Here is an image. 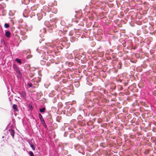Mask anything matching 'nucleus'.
<instances>
[{
	"label": "nucleus",
	"mask_w": 156,
	"mask_h": 156,
	"mask_svg": "<svg viewBox=\"0 0 156 156\" xmlns=\"http://www.w3.org/2000/svg\"><path fill=\"white\" fill-rule=\"evenodd\" d=\"M12 67L14 71L16 72L17 75V76L19 77H21L22 76V74L19 68L15 64L13 65Z\"/></svg>",
	"instance_id": "nucleus-1"
},
{
	"label": "nucleus",
	"mask_w": 156,
	"mask_h": 156,
	"mask_svg": "<svg viewBox=\"0 0 156 156\" xmlns=\"http://www.w3.org/2000/svg\"><path fill=\"white\" fill-rule=\"evenodd\" d=\"M10 135L12 136L13 138H14V136L15 134L14 131L12 129H9V130Z\"/></svg>",
	"instance_id": "nucleus-2"
},
{
	"label": "nucleus",
	"mask_w": 156,
	"mask_h": 156,
	"mask_svg": "<svg viewBox=\"0 0 156 156\" xmlns=\"http://www.w3.org/2000/svg\"><path fill=\"white\" fill-rule=\"evenodd\" d=\"M11 35V33L9 31H6L5 32V35L6 37L8 38H9L10 37V36Z\"/></svg>",
	"instance_id": "nucleus-3"
},
{
	"label": "nucleus",
	"mask_w": 156,
	"mask_h": 156,
	"mask_svg": "<svg viewBox=\"0 0 156 156\" xmlns=\"http://www.w3.org/2000/svg\"><path fill=\"white\" fill-rule=\"evenodd\" d=\"M12 108L15 111H18V109L17 108V105H16L13 104L12 106Z\"/></svg>",
	"instance_id": "nucleus-4"
},
{
	"label": "nucleus",
	"mask_w": 156,
	"mask_h": 156,
	"mask_svg": "<svg viewBox=\"0 0 156 156\" xmlns=\"http://www.w3.org/2000/svg\"><path fill=\"white\" fill-rule=\"evenodd\" d=\"M46 59L45 58H43V60L41 61V63L42 65H44L46 64V61L45 60Z\"/></svg>",
	"instance_id": "nucleus-5"
},
{
	"label": "nucleus",
	"mask_w": 156,
	"mask_h": 156,
	"mask_svg": "<svg viewBox=\"0 0 156 156\" xmlns=\"http://www.w3.org/2000/svg\"><path fill=\"white\" fill-rule=\"evenodd\" d=\"M30 147L32 148V150L34 151H35V147L34 145L30 143H29Z\"/></svg>",
	"instance_id": "nucleus-6"
},
{
	"label": "nucleus",
	"mask_w": 156,
	"mask_h": 156,
	"mask_svg": "<svg viewBox=\"0 0 156 156\" xmlns=\"http://www.w3.org/2000/svg\"><path fill=\"white\" fill-rule=\"evenodd\" d=\"M15 61L18 63L20 64H21L22 63L20 59H19L18 58H16V59Z\"/></svg>",
	"instance_id": "nucleus-7"
},
{
	"label": "nucleus",
	"mask_w": 156,
	"mask_h": 156,
	"mask_svg": "<svg viewBox=\"0 0 156 156\" xmlns=\"http://www.w3.org/2000/svg\"><path fill=\"white\" fill-rule=\"evenodd\" d=\"M45 108H44V107L43 108L40 109V112L41 113H42V112H44L45 111Z\"/></svg>",
	"instance_id": "nucleus-8"
},
{
	"label": "nucleus",
	"mask_w": 156,
	"mask_h": 156,
	"mask_svg": "<svg viewBox=\"0 0 156 156\" xmlns=\"http://www.w3.org/2000/svg\"><path fill=\"white\" fill-rule=\"evenodd\" d=\"M98 0H91V3L92 4H95L96 2H98Z\"/></svg>",
	"instance_id": "nucleus-9"
},
{
	"label": "nucleus",
	"mask_w": 156,
	"mask_h": 156,
	"mask_svg": "<svg viewBox=\"0 0 156 156\" xmlns=\"http://www.w3.org/2000/svg\"><path fill=\"white\" fill-rule=\"evenodd\" d=\"M40 32L41 33H45L46 32V30L45 28H43L40 30Z\"/></svg>",
	"instance_id": "nucleus-10"
},
{
	"label": "nucleus",
	"mask_w": 156,
	"mask_h": 156,
	"mask_svg": "<svg viewBox=\"0 0 156 156\" xmlns=\"http://www.w3.org/2000/svg\"><path fill=\"white\" fill-rule=\"evenodd\" d=\"M29 154L30 156H34V153L32 151H30Z\"/></svg>",
	"instance_id": "nucleus-11"
},
{
	"label": "nucleus",
	"mask_w": 156,
	"mask_h": 156,
	"mask_svg": "<svg viewBox=\"0 0 156 156\" xmlns=\"http://www.w3.org/2000/svg\"><path fill=\"white\" fill-rule=\"evenodd\" d=\"M9 26V25L8 23H6L4 25V27L6 28H8Z\"/></svg>",
	"instance_id": "nucleus-12"
},
{
	"label": "nucleus",
	"mask_w": 156,
	"mask_h": 156,
	"mask_svg": "<svg viewBox=\"0 0 156 156\" xmlns=\"http://www.w3.org/2000/svg\"><path fill=\"white\" fill-rule=\"evenodd\" d=\"M38 117H39V119H40L43 118L42 115L40 113L39 114Z\"/></svg>",
	"instance_id": "nucleus-13"
},
{
	"label": "nucleus",
	"mask_w": 156,
	"mask_h": 156,
	"mask_svg": "<svg viewBox=\"0 0 156 156\" xmlns=\"http://www.w3.org/2000/svg\"><path fill=\"white\" fill-rule=\"evenodd\" d=\"M42 124L44 125V126L45 128H47V126L45 124V122H42Z\"/></svg>",
	"instance_id": "nucleus-14"
},
{
	"label": "nucleus",
	"mask_w": 156,
	"mask_h": 156,
	"mask_svg": "<svg viewBox=\"0 0 156 156\" xmlns=\"http://www.w3.org/2000/svg\"><path fill=\"white\" fill-rule=\"evenodd\" d=\"M27 85L30 87H32V84L31 83H28Z\"/></svg>",
	"instance_id": "nucleus-15"
},
{
	"label": "nucleus",
	"mask_w": 156,
	"mask_h": 156,
	"mask_svg": "<svg viewBox=\"0 0 156 156\" xmlns=\"http://www.w3.org/2000/svg\"><path fill=\"white\" fill-rule=\"evenodd\" d=\"M29 108L30 110H32L33 109V107L31 105H29Z\"/></svg>",
	"instance_id": "nucleus-16"
},
{
	"label": "nucleus",
	"mask_w": 156,
	"mask_h": 156,
	"mask_svg": "<svg viewBox=\"0 0 156 156\" xmlns=\"http://www.w3.org/2000/svg\"><path fill=\"white\" fill-rule=\"evenodd\" d=\"M40 120H41V121L42 122V123L43 122H45L43 118H42L41 119H40Z\"/></svg>",
	"instance_id": "nucleus-17"
},
{
	"label": "nucleus",
	"mask_w": 156,
	"mask_h": 156,
	"mask_svg": "<svg viewBox=\"0 0 156 156\" xmlns=\"http://www.w3.org/2000/svg\"><path fill=\"white\" fill-rule=\"evenodd\" d=\"M1 42H2V43L3 42L4 44L5 43V41H4L3 39L1 41Z\"/></svg>",
	"instance_id": "nucleus-18"
},
{
	"label": "nucleus",
	"mask_w": 156,
	"mask_h": 156,
	"mask_svg": "<svg viewBox=\"0 0 156 156\" xmlns=\"http://www.w3.org/2000/svg\"><path fill=\"white\" fill-rule=\"evenodd\" d=\"M26 94H25V93H23V97H26Z\"/></svg>",
	"instance_id": "nucleus-19"
},
{
	"label": "nucleus",
	"mask_w": 156,
	"mask_h": 156,
	"mask_svg": "<svg viewBox=\"0 0 156 156\" xmlns=\"http://www.w3.org/2000/svg\"><path fill=\"white\" fill-rule=\"evenodd\" d=\"M9 101L12 103L11 100L10 98H9Z\"/></svg>",
	"instance_id": "nucleus-20"
},
{
	"label": "nucleus",
	"mask_w": 156,
	"mask_h": 156,
	"mask_svg": "<svg viewBox=\"0 0 156 156\" xmlns=\"http://www.w3.org/2000/svg\"><path fill=\"white\" fill-rule=\"evenodd\" d=\"M4 136H3L2 137V138H4Z\"/></svg>",
	"instance_id": "nucleus-21"
}]
</instances>
